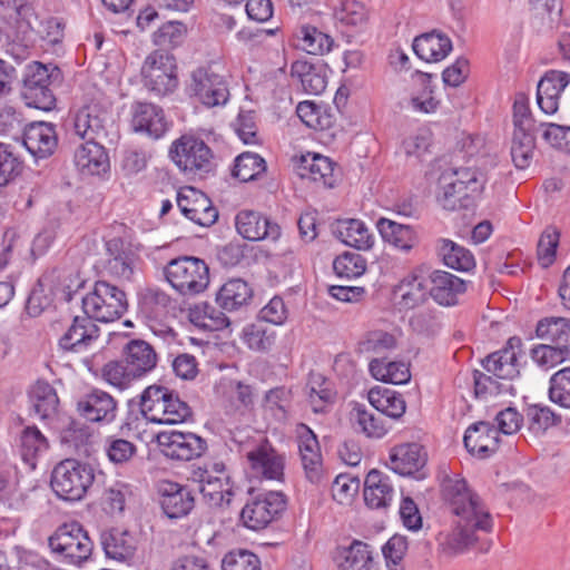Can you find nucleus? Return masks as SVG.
Instances as JSON below:
<instances>
[{
    "instance_id": "f257e3e1",
    "label": "nucleus",
    "mask_w": 570,
    "mask_h": 570,
    "mask_svg": "<svg viewBox=\"0 0 570 570\" xmlns=\"http://www.w3.org/2000/svg\"><path fill=\"white\" fill-rule=\"evenodd\" d=\"M442 495L453 515L445 549L451 554H460L479 541L480 532L492 530V517L479 494L459 475L443 480Z\"/></svg>"
},
{
    "instance_id": "f03ea898",
    "label": "nucleus",
    "mask_w": 570,
    "mask_h": 570,
    "mask_svg": "<svg viewBox=\"0 0 570 570\" xmlns=\"http://www.w3.org/2000/svg\"><path fill=\"white\" fill-rule=\"evenodd\" d=\"M141 414L159 424L184 423L191 417L190 406L179 395L161 385L148 386L140 396Z\"/></svg>"
},
{
    "instance_id": "7ed1b4c3",
    "label": "nucleus",
    "mask_w": 570,
    "mask_h": 570,
    "mask_svg": "<svg viewBox=\"0 0 570 570\" xmlns=\"http://www.w3.org/2000/svg\"><path fill=\"white\" fill-rule=\"evenodd\" d=\"M164 276L171 288L186 298L204 293L210 283L209 267L194 256H180L167 263Z\"/></svg>"
},
{
    "instance_id": "20e7f679",
    "label": "nucleus",
    "mask_w": 570,
    "mask_h": 570,
    "mask_svg": "<svg viewBox=\"0 0 570 570\" xmlns=\"http://www.w3.org/2000/svg\"><path fill=\"white\" fill-rule=\"evenodd\" d=\"M439 200L445 209L468 207L469 200L483 190L485 179L482 173L473 168H458L444 171L440 179Z\"/></svg>"
},
{
    "instance_id": "39448f33",
    "label": "nucleus",
    "mask_w": 570,
    "mask_h": 570,
    "mask_svg": "<svg viewBox=\"0 0 570 570\" xmlns=\"http://www.w3.org/2000/svg\"><path fill=\"white\" fill-rule=\"evenodd\" d=\"M94 480V469L88 463L66 459L53 468L50 484L59 498L77 501L83 498Z\"/></svg>"
},
{
    "instance_id": "423d86ee",
    "label": "nucleus",
    "mask_w": 570,
    "mask_h": 570,
    "mask_svg": "<svg viewBox=\"0 0 570 570\" xmlns=\"http://www.w3.org/2000/svg\"><path fill=\"white\" fill-rule=\"evenodd\" d=\"M82 309L91 321L112 322L127 311L126 294L105 281H98L92 291L82 297Z\"/></svg>"
},
{
    "instance_id": "0eeeda50",
    "label": "nucleus",
    "mask_w": 570,
    "mask_h": 570,
    "mask_svg": "<svg viewBox=\"0 0 570 570\" xmlns=\"http://www.w3.org/2000/svg\"><path fill=\"white\" fill-rule=\"evenodd\" d=\"M48 543L58 559L75 566L88 560L94 548L88 533L78 522L60 525Z\"/></svg>"
},
{
    "instance_id": "6e6552de",
    "label": "nucleus",
    "mask_w": 570,
    "mask_h": 570,
    "mask_svg": "<svg viewBox=\"0 0 570 570\" xmlns=\"http://www.w3.org/2000/svg\"><path fill=\"white\" fill-rule=\"evenodd\" d=\"M141 77L145 88L155 96L173 94L178 86L175 57L164 50L153 51L144 61Z\"/></svg>"
},
{
    "instance_id": "1a4fd4ad",
    "label": "nucleus",
    "mask_w": 570,
    "mask_h": 570,
    "mask_svg": "<svg viewBox=\"0 0 570 570\" xmlns=\"http://www.w3.org/2000/svg\"><path fill=\"white\" fill-rule=\"evenodd\" d=\"M170 159L184 173L204 175L214 168V155L210 148L198 137L183 135L169 149Z\"/></svg>"
},
{
    "instance_id": "9d476101",
    "label": "nucleus",
    "mask_w": 570,
    "mask_h": 570,
    "mask_svg": "<svg viewBox=\"0 0 570 570\" xmlns=\"http://www.w3.org/2000/svg\"><path fill=\"white\" fill-rule=\"evenodd\" d=\"M243 451L253 476L275 481L283 479L284 456L266 439L262 438L253 445L245 444Z\"/></svg>"
},
{
    "instance_id": "9b49d317",
    "label": "nucleus",
    "mask_w": 570,
    "mask_h": 570,
    "mask_svg": "<svg viewBox=\"0 0 570 570\" xmlns=\"http://www.w3.org/2000/svg\"><path fill=\"white\" fill-rule=\"evenodd\" d=\"M49 85L50 76L46 66L37 61L28 65L21 89L26 105L45 111L53 109L56 98Z\"/></svg>"
},
{
    "instance_id": "f8f14e48",
    "label": "nucleus",
    "mask_w": 570,
    "mask_h": 570,
    "mask_svg": "<svg viewBox=\"0 0 570 570\" xmlns=\"http://www.w3.org/2000/svg\"><path fill=\"white\" fill-rule=\"evenodd\" d=\"M285 508V497L282 492L269 491L253 498L242 509L240 518L252 530L264 529Z\"/></svg>"
},
{
    "instance_id": "ddd939ff",
    "label": "nucleus",
    "mask_w": 570,
    "mask_h": 570,
    "mask_svg": "<svg viewBox=\"0 0 570 570\" xmlns=\"http://www.w3.org/2000/svg\"><path fill=\"white\" fill-rule=\"evenodd\" d=\"M157 442L165 456L181 461L198 458L206 449V441L190 432H160L157 435Z\"/></svg>"
},
{
    "instance_id": "4468645a",
    "label": "nucleus",
    "mask_w": 570,
    "mask_h": 570,
    "mask_svg": "<svg viewBox=\"0 0 570 570\" xmlns=\"http://www.w3.org/2000/svg\"><path fill=\"white\" fill-rule=\"evenodd\" d=\"M190 91L207 107L225 105L229 97L224 77L206 68H198L191 73Z\"/></svg>"
},
{
    "instance_id": "2eb2a0df",
    "label": "nucleus",
    "mask_w": 570,
    "mask_h": 570,
    "mask_svg": "<svg viewBox=\"0 0 570 570\" xmlns=\"http://www.w3.org/2000/svg\"><path fill=\"white\" fill-rule=\"evenodd\" d=\"M177 205L185 217L200 226H210L218 218V212L210 199L190 186L179 189Z\"/></svg>"
},
{
    "instance_id": "dca6fc26",
    "label": "nucleus",
    "mask_w": 570,
    "mask_h": 570,
    "mask_svg": "<svg viewBox=\"0 0 570 570\" xmlns=\"http://www.w3.org/2000/svg\"><path fill=\"white\" fill-rule=\"evenodd\" d=\"M161 510L169 519H180L195 507L193 492L185 485L173 481H161L158 485Z\"/></svg>"
},
{
    "instance_id": "f3484780",
    "label": "nucleus",
    "mask_w": 570,
    "mask_h": 570,
    "mask_svg": "<svg viewBox=\"0 0 570 570\" xmlns=\"http://www.w3.org/2000/svg\"><path fill=\"white\" fill-rule=\"evenodd\" d=\"M110 124V114L106 108L98 104H89L78 110L73 127L82 139H104L108 135Z\"/></svg>"
},
{
    "instance_id": "a211bd4d",
    "label": "nucleus",
    "mask_w": 570,
    "mask_h": 570,
    "mask_svg": "<svg viewBox=\"0 0 570 570\" xmlns=\"http://www.w3.org/2000/svg\"><path fill=\"white\" fill-rule=\"evenodd\" d=\"M296 436L306 478L312 483H318L323 476V466L317 438L305 424L297 425Z\"/></svg>"
},
{
    "instance_id": "6ab92c4d",
    "label": "nucleus",
    "mask_w": 570,
    "mask_h": 570,
    "mask_svg": "<svg viewBox=\"0 0 570 570\" xmlns=\"http://www.w3.org/2000/svg\"><path fill=\"white\" fill-rule=\"evenodd\" d=\"M235 225L238 234L248 240H277L281 236L278 224L255 210H240L236 215Z\"/></svg>"
},
{
    "instance_id": "aec40b11",
    "label": "nucleus",
    "mask_w": 570,
    "mask_h": 570,
    "mask_svg": "<svg viewBox=\"0 0 570 570\" xmlns=\"http://www.w3.org/2000/svg\"><path fill=\"white\" fill-rule=\"evenodd\" d=\"M131 127L136 132L158 139L166 132L167 121L160 107L137 101L131 105Z\"/></svg>"
},
{
    "instance_id": "412c9836",
    "label": "nucleus",
    "mask_w": 570,
    "mask_h": 570,
    "mask_svg": "<svg viewBox=\"0 0 570 570\" xmlns=\"http://www.w3.org/2000/svg\"><path fill=\"white\" fill-rule=\"evenodd\" d=\"M570 83V73L549 70L540 79L537 88V102L546 115H553L559 109V98Z\"/></svg>"
},
{
    "instance_id": "4be33fe9",
    "label": "nucleus",
    "mask_w": 570,
    "mask_h": 570,
    "mask_svg": "<svg viewBox=\"0 0 570 570\" xmlns=\"http://www.w3.org/2000/svg\"><path fill=\"white\" fill-rule=\"evenodd\" d=\"M466 450L479 459H485L499 448L498 430L489 422L480 421L470 425L463 438Z\"/></svg>"
},
{
    "instance_id": "5701e85b",
    "label": "nucleus",
    "mask_w": 570,
    "mask_h": 570,
    "mask_svg": "<svg viewBox=\"0 0 570 570\" xmlns=\"http://www.w3.org/2000/svg\"><path fill=\"white\" fill-rule=\"evenodd\" d=\"M77 410L87 421L110 423L116 417L117 403L108 393L96 390L78 401Z\"/></svg>"
},
{
    "instance_id": "b1692460",
    "label": "nucleus",
    "mask_w": 570,
    "mask_h": 570,
    "mask_svg": "<svg viewBox=\"0 0 570 570\" xmlns=\"http://www.w3.org/2000/svg\"><path fill=\"white\" fill-rule=\"evenodd\" d=\"M100 543L108 559L118 562H129L137 550V540L127 530L111 528L100 534Z\"/></svg>"
},
{
    "instance_id": "393cba45",
    "label": "nucleus",
    "mask_w": 570,
    "mask_h": 570,
    "mask_svg": "<svg viewBox=\"0 0 570 570\" xmlns=\"http://www.w3.org/2000/svg\"><path fill=\"white\" fill-rule=\"evenodd\" d=\"M23 145L36 158L52 155L58 145L55 127L43 121L28 125L23 132Z\"/></svg>"
},
{
    "instance_id": "a878e982",
    "label": "nucleus",
    "mask_w": 570,
    "mask_h": 570,
    "mask_svg": "<svg viewBox=\"0 0 570 570\" xmlns=\"http://www.w3.org/2000/svg\"><path fill=\"white\" fill-rule=\"evenodd\" d=\"M520 346V340L511 337L508 346L501 351L494 352L482 361L487 373L502 380H512L519 375L518 353L515 348Z\"/></svg>"
},
{
    "instance_id": "bb28decb",
    "label": "nucleus",
    "mask_w": 570,
    "mask_h": 570,
    "mask_svg": "<svg viewBox=\"0 0 570 570\" xmlns=\"http://www.w3.org/2000/svg\"><path fill=\"white\" fill-rule=\"evenodd\" d=\"M99 337V328L88 316H76L68 331L60 338L61 348L83 352Z\"/></svg>"
},
{
    "instance_id": "cd10ccee",
    "label": "nucleus",
    "mask_w": 570,
    "mask_h": 570,
    "mask_svg": "<svg viewBox=\"0 0 570 570\" xmlns=\"http://www.w3.org/2000/svg\"><path fill=\"white\" fill-rule=\"evenodd\" d=\"M335 562L338 570H379L373 549L358 540L338 549Z\"/></svg>"
},
{
    "instance_id": "c85d7f7f",
    "label": "nucleus",
    "mask_w": 570,
    "mask_h": 570,
    "mask_svg": "<svg viewBox=\"0 0 570 570\" xmlns=\"http://www.w3.org/2000/svg\"><path fill=\"white\" fill-rule=\"evenodd\" d=\"M431 287L430 295L444 306L458 303V296L465 292V283L460 277L444 271H434L429 276Z\"/></svg>"
},
{
    "instance_id": "c756f323",
    "label": "nucleus",
    "mask_w": 570,
    "mask_h": 570,
    "mask_svg": "<svg viewBox=\"0 0 570 570\" xmlns=\"http://www.w3.org/2000/svg\"><path fill=\"white\" fill-rule=\"evenodd\" d=\"M97 139H87L75 151V164L87 175H101L109 169V157Z\"/></svg>"
},
{
    "instance_id": "7c9ffc66",
    "label": "nucleus",
    "mask_w": 570,
    "mask_h": 570,
    "mask_svg": "<svg viewBox=\"0 0 570 570\" xmlns=\"http://www.w3.org/2000/svg\"><path fill=\"white\" fill-rule=\"evenodd\" d=\"M426 455L417 443H404L390 452L389 466L400 475H411L424 466Z\"/></svg>"
},
{
    "instance_id": "2f4dec72",
    "label": "nucleus",
    "mask_w": 570,
    "mask_h": 570,
    "mask_svg": "<svg viewBox=\"0 0 570 570\" xmlns=\"http://www.w3.org/2000/svg\"><path fill=\"white\" fill-rule=\"evenodd\" d=\"M364 501L372 509H383L391 504L394 488L389 475L371 470L364 482Z\"/></svg>"
},
{
    "instance_id": "473e14b6",
    "label": "nucleus",
    "mask_w": 570,
    "mask_h": 570,
    "mask_svg": "<svg viewBox=\"0 0 570 570\" xmlns=\"http://www.w3.org/2000/svg\"><path fill=\"white\" fill-rule=\"evenodd\" d=\"M216 393L230 412H243L253 404L252 387L236 380L222 379L216 385Z\"/></svg>"
},
{
    "instance_id": "72a5a7b5",
    "label": "nucleus",
    "mask_w": 570,
    "mask_h": 570,
    "mask_svg": "<svg viewBox=\"0 0 570 570\" xmlns=\"http://www.w3.org/2000/svg\"><path fill=\"white\" fill-rule=\"evenodd\" d=\"M291 75L299 80L303 90L308 95H321L326 89L327 68L323 63L297 60L292 65Z\"/></svg>"
},
{
    "instance_id": "f704fd0d",
    "label": "nucleus",
    "mask_w": 570,
    "mask_h": 570,
    "mask_svg": "<svg viewBox=\"0 0 570 570\" xmlns=\"http://www.w3.org/2000/svg\"><path fill=\"white\" fill-rule=\"evenodd\" d=\"M106 250L108 257L105 268L107 273L118 279H130L135 268L134 254L125 249L124 243L119 238L107 242Z\"/></svg>"
},
{
    "instance_id": "c9c22d12",
    "label": "nucleus",
    "mask_w": 570,
    "mask_h": 570,
    "mask_svg": "<svg viewBox=\"0 0 570 570\" xmlns=\"http://www.w3.org/2000/svg\"><path fill=\"white\" fill-rule=\"evenodd\" d=\"M125 361L130 371L140 377L156 367L158 357L155 348L142 340H131L124 348Z\"/></svg>"
},
{
    "instance_id": "e433bc0d",
    "label": "nucleus",
    "mask_w": 570,
    "mask_h": 570,
    "mask_svg": "<svg viewBox=\"0 0 570 570\" xmlns=\"http://www.w3.org/2000/svg\"><path fill=\"white\" fill-rule=\"evenodd\" d=\"M413 50L420 59L426 62H438L452 50V42L446 36L430 32L414 39Z\"/></svg>"
},
{
    "instance_id": "4c0bfd02",
    "label": "nucleus",
    "mask_w": 570,
    "mask_h": 570,
    "mask_svg": "<svg viewBox=\"0 0 570 570\" xmlns=\"http://www.w3.org/2000/svg\"><path fill=\"white\" fill-rule=\"evenodd\" d=\"M298 175L302 178L321 183L325 187H333L335 184L334 163L328 157L318 154H307L302 157Z\"/></svg>"
},
{
    "instance_id": "58836bf2",
    "label": "nucleus",
    "mask_w": 570,
    "mask_h": 570,
    "mask_svg": "<svg viewBox=\"0 0 570 570\" xmlns=\"http://www.w3.org/2000/svg\"><path fill=\"white\" fill-rule=\"evenodd\" d=\"M252 296L253 291L245 281L232 278L220 287L216 302L223 309L232 312L247 305Z\"/></svg>"
},
{
    "instance_id": "ea45409f",
    "label": "nucleus",
    "mask_w": 570,
    "mask_h": 570,
    "mask_svg": "<svg viewBox=\"0 0 570 570\" xmlns=\"http://www.w3.org/2000/svg\"><path fill=\"white\" fill-rule=\"evenodd\" d=\"M424 267L415 269L406 276L399 286L402 303L407 308L423 304L430 295L428 279L424 277Z\"/></svg>"
},
{
    "instance_id": "a19ab883",
    "label": "nucleus",
    "mask_w": 570,
    "mask_h": 570,
    "mask_svg": "<svg viewBox=\"0 0 570 570\" xmlns=\"http://www.w3.org/2000/svg\"><path fill=\"white\" fill-rule=\"evenodd\" d=\"M376 225L382 237L403 252H410L419 243L415 230L409 225L397 224L387 218L379 219Z\"/></svg>"
},
{
    "instance_id": "79ce46f5",
    "label": "nucleus",
    "mask_w": 570,
    "mask_h": 570,
    "mask_svg": "<svg viewBox=\"0 0 570 570\" xmlns=\"http://www.w3.org/2000/svg\"><path fill=\"white\" fill-rule=\"evenodd\" d=\"M296 114L307 127L315 130L331 129L336 121V115L330 106L308 100L297 105Z\"/></svg>"
},
{
    "instance_id": "37998d69",
    "label": "nucleus",
    "mask_w": 570,
    "mask_h": 570,
    "mask_svg": "<svg viewBox=\"0 0 570 570\" xmlns=\"http://www.w3.org/2000/svg\"><path fill=\"white\" fill-rule=\"evenodd\" d=\"M334 234L347 246L357 249H368L373 245V237L365 224L358 219L338 220Z\"/></svg>"
},
{
    "instance_id": "c03bdc74",
    "label": "nucleus",
    "mask_w": 570,
    "mask_h": 570,
    "mask_svg": "<svg viewBox=\"0 0 570 570\" xmlns=\"http://www.w3.org/2000/svg\"><path fill=\"white\" fill-rule=\"evenodd\" d=\"M367 399L370 404L382 414L399 419L405 413V401L401 394L393 390L375 386L368 391Z\"/></svg>"
},
{
    "instance_id": "a18cd8bd",
    "label": "nucleus",
    "mask_w": 570,
    "mask_h": 570,
    "mask_svg": "<svg viewBox=\"0 0 570 570\" xmlns=\"http://www.w3.org/2000/svg\"><path fill=\"white\" fill-rule=\"evenodd\" d=\"M332 7L334 20L341 27H363L367 21V10L360 0H332Z\"/></svg>"
},
{
    "instance_id": "49530a36",
    "label": "nucleus",
    "mask_w": 570,
    "mask_h": 570,
    "mask_svg": "<svg viewBox=\"0 0 570 570\" xmlns=\"http://www.w3.org/2000/svg\"><path fill=\"white\" fill-rule=\"evenodd\" d=\"M350 420L353 426L367 438L380 439L387 432L384 421L371 412L366 405L361 403L352 404Z\"/></svg>"
},
{
    "instance_id": "de8ad7c7",
    "label": "nucleus",
    "mask_w": 570,
    "mask_h": 570,
    "mask_svg": "<svg viewBox=\"0 0 570 570\" xmlns=\"http://www.w3.org/2000/svg\"><path fill=\"white\" fill-rule=\"evenodd\" d=\"M200 492L213 507H228L234 495L230 478L200 476Z\"/></svg>"
},
{
    "instance_id": "09e8293b",
    "label": "nucleus",
    "mask_w": 570,
    "mask_h": 570,
    "mask_svg": "<svg viewBox=\"0 0 570 570\" xmlns=\"http://www.w3.org/2000/svg\"><path fill=\"white\" fill-rule=\"evenodd\" d=\"M438 254L453 269L468 272L475 266L472 253L450 239L442 238L438 242Z\"/></svg>"
},
{
    "instance_id": "8fccbe9b",
    "label": "nucleus",
    "mask_w": 570,
    "mask_h": 570,
    "mask_svg": "<svg viewBox=\"0 0 570 570\" xmlns=\"http://www.w3.org/2000/svg\"><path fill=\"white\" fill-rule=\"evenodd\" d=\"M537 336L549 341L558 347L570 348V318L547 317L541 320L535 328Z\"/></svg>"
},
{
    "instance_id": "3c124183",
    "label": "nucleus",
    "mask_w": 570,
    "mask_h": 570,
    "mask_svg": "<svg viewBox=\"0 0 570 570\" xmlns=\"http://www.w3.org/2000/svg\"><path fill=\"white\" fill-rule=\"evenodd\" d=\"M31 402L35 414L41 420L52 417L59 405L56 390L47 382L38 381L31 390Z\"/></svg>"
},
{
    "instance_id": "603ef678",
    "label": "nucleus",
    "mask_w": 570,
    "mask_h": 570,
    "mask_svg": "<svg viewBox=\"0 0 570 570\" xmlns=\"http://www.w3.org/2000/svg\"><path fill=\"white\" fill-rule=\"evenodd\" d=\"M370 372L377 381L391 384H405L411 379L409 365L403 362L374 358L370 363Z\"/></svg>"
},
{
    "instance_id": "864d4df0",
    "label": "nucleus",
    "mask_w": 570,
    "mask_h": 570,
    "mask_svg": "<svg viewBox=\"0 0 570 570\" xmlns=\"http://www.w3.org/2000/svg\"><path fill=\"white\" fill-rule=\"evenodd\" d=\"M413 80L422 87V90L411 96L410 106L415 112L432 114L439 108L440 101L434 98L431 88V75L416 71Z\"/></svg>"
},
{
    "instance_id": "5fc2aeb1",
    "label": "nucleus",
    "mask_w": 570,
    "mask_h": 570,
    "mask_svg": "<svg viewBox=\"0 0 570 570\" xmlns=\"http://www.w3.org/2000/svg\"><path fill=\"white\" fill-rule=\"evenodd\" d=\"M297 46L309 55H324L332 49L333 39L313 26L301 27Z\"/></svg>"
},
{
    "instance_id": "6e6d98bb",
    "label": "nucleus",
    "mask_w": 570,
    "mask_h": 570,
    "mask_svg": "<svg viewBox=\"0 0 570 570\" xmlns=\"http://www.w3.org/2000/svg\"><path fill=\"white\" fill-rule=\"evenodd\" d=\"M21 456L31 468L36 466V459L49 448L47 439L35 426L26 428L21 434Z\"/></svg>"
},
{
    "instance_id": "4d7b16f0",
    "label": "nucleus",
    "mask_w": 570,
    "mask_h": 570,
    "mask_svg": "<svg viewBox=\"0 0 570 570\" xmlns=\"http://www.w3.org/2000/svg\"><path fill=\"white\" fill-rule=\"evenodd\" d=\"M265 170V160L259 155L243 153L235 159L233 176L246 183L256 179Z\"/></svg>"
},
{
    "instance_id": "13d9d810",
    "label": "nucleus",
    "mask_w": 570,
    "mask_h": 570,
    "mask_svg": "<svg viewBox=\"0 0 570 570\" xmlns=\"http://www.w3.org/2000/svg\"><path fill=\"white\" fill-rule=\"evenodd\" d=\"M531 358L543 370L552 368L570 360V348L558 347L551 344H540L531 350Z\"/></svg>"
},
{
    "instance_id": "bf43d9fd",
    "label": "nucleus",
    "mask_w": 570,
    "mask_h": 570,
    "mask_svg": "<svg viewBox=\"0 0 570 570\" xmlns=\"http://www.w3.org/2000/svg\"><path fill=\"white\" fill-rule=\"evenodd\" d=\"M333 268L338 277L352 279L364 274L366 262L357 253L345 252L334 259Z\"/></svg>"
},
{
    "instance_id": "052dcab7",
    "label": "nucleus",
    "mask_w": 570,
    "mask_h": 570,
    "mask_svg": "<svg viewBox=\"0 0 570 570\" xmlns=\"http://www.w3.org/2000/svg\"><path fill=\"white\" fill-rule=\"evenodd\" d=\"M334 392L321 376H313L308 383V402L315 413H322L334 401Z\"/></svg>"
},
{
    "instance_id": "680f3d73",
    "label": "nucleus",
    "mask_w": 570,
    "mask_h": 570,
    "mask_svg": "<svg viewBox=\"0 0 570 570\" xmlns=\"http://www.w3.org/2000/svg\"><path fill=\"white\" fill-rule=\"evenodd\" d=\"M407 552L406 538L395 534L383 546L382 553L387 570H405L404 557Z\"/></svg>"
},
{
    "instance_id": "e2e57ef3",
    "label": "nucleus",
    "mask_w": 570,
    "mask_h": 570,
    "mask_svg": "<svg viewBox=\"0 0 570 570\" xmlns=\"http://www.w3.org/2000/svg\"><path fill=\"white\" fill-rule=\"evenodd\" d=\"M535 147V138L533 134H513L511 147V157L517 168H527L532 159Z\"/></svg>"
},
{
    "instance_id": "0e129e2a",
    "label": "nucleus",
    "mask_w": 570,
    "mask_h": 570,
    "mask_svg": "<svg viewBox=\"0 0 570 570\" xmlns=\"http://www.w3.org/2000/svg\"><path fill=\"white\" fill-rule=\"evenodd\" d=\"M549 397L553 403L570 409V367H564L551 376Z\"/></svg>"
},
{
    "instance_id": "69168bd1",
    "label": "nucleus",
    "mask_w": 570,
    "mask_h": 570,
    "mask_svg": "<svg viewBox=\"0 0 570 570\" xmlns=\"http://www.w3.org/2000/svg\"><path fill=\"white\" fill-rule=\"evenodd\" d=\"M514 134H533L537 130L535 120L532 117L528 98L518 95L513 104Z\"/></svg>"
},
{
    "instance_id": "338daca9",
    "label": "nucleus",
    "mask_w": 570,
    "mask_h": 570,
    "mask_svg": "<svg viewBox=\"0 0 570 570\" xmlns=\"http://www.w3.org/2000/svg\"><path fill=\"white\" fill-rule=\"evenodd\" d=\"M532 17L542 28H552L561 13L560 0H530Z\"/></svg>"
},
{
    "instance_id": "774afa93",
    "label": "nucleus",
    "mask_w": 570,
    "mask_h": 570,
    "mask_svg": "<svg viewBox=\"0 0 570 570\" xmlns=\"http://www.w3.org/2000/svg\"><path fill=\"white\" fill-rule=\"evenodd\" d=\"M222 570H261L258 558L246 550L227 553L222 561Z\"/></svg>"
}]
</instances>
